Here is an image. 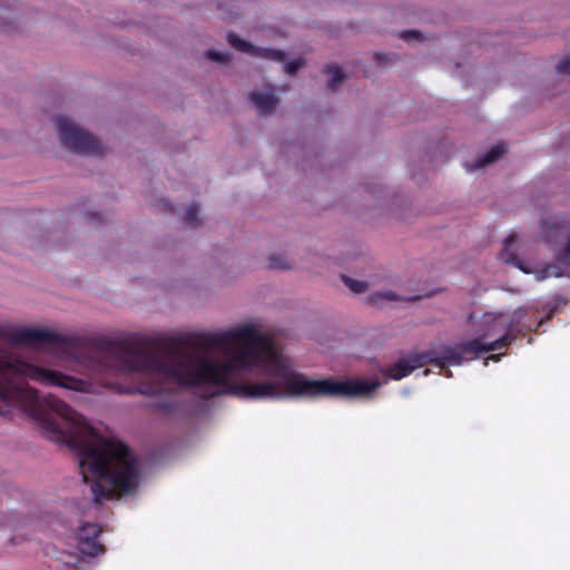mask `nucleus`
<instances>
[{
    "label": "nucleus",
    "mask_w": 570,
    "mask_h": 570,
    "mask_svg": "<svg viewBox=\"0 0 570 570\" xmlns=\"http://www.w3.org/2000/svg\"><path fill=\"white\" fill-rule=\"evenodd\" d=\"M504 151L505 147L503 145H494L485 154L478 156L472 164L466 163L465 168L469 171L481 169L498 160Z\"/></svg>",
    "instance_id": "nucleus-12"
},
{
    "label": "nucleus",
    "mask_w": 570,
    "mask_h": 570,
    "mask_svg": "<svg viewBox=\"0 0 570 570\" xmlns=\"http://www.w3.org/2000/svg\"><path fill=\"white\" fill-rule=\"evenodd\" d=\"M445 375H446L448 377H451V376H452L451 371H446V372H445Z\"/></svg>",
    "instance_id": "nucleus-27"
},
{
    "label": "nucleus",
    "mask_w": 570,
    "mask_h": 570,
    "mask_svg": "<svg viewBox=\"0 0 570 570\" xmlns=\"http://www.w3.org/2000/svg\"><path fill=\"white\" fill-rule=\"evenodd\" d=\"M559 218V216H547L541 222V234L547 244L557 243L569 234V227Z\"/></svg>",
    "instance_id": "nucleus-8"
},
{
    "label": "nucleus",
    "mask_w": 570,
    "mask_h": 570,
    "mask_svg": "<svg viewBox=\"0 0 570 570\" xmlns=\"http://www.w3.org/2000/svg\"><path fill=\"white\" fill-rule=\"evenodd\" d=\"M483 338L484 336H480L471 341L459 343L454 346L444 345L442 346L441 355H438L434 350L410 354L407 358H402L390 366L385 374L389 377L399 381L409 376L414 370L426 364H433L440 370H445L448 364L461 365L463 361L473 360L482 353L507 348L514 340V336L510 333H505L490 343L483 342Z\"/></svg>",
    "instance_id": "nucleus-3"
},
{
    "label": "nucleus",
    "mask_w": 570,
    "mask_h": 570,
    "mask_svg": "<svg viewBox=\"0 0 570 570\" xmlns=\"http://www.w3.org/2000/svg\"><path fill=\"white\" fill-rule=\"evenodd\" d=\"M432 294L433 293H429V294H426V296H431ZM422 297H425V295H416V296L404 297L403 298V297L396 295L392 291H382V292H376L372 296V301H373L374 304H379L382 301H390V302H393V301L416 302V301L421 299Z\"/></svg>",
    "instance_id": "nucleus-13"
},
{
    "label": "nucleus",
    "mask_w": 570,
    "mask_h": 570,
    "mask_svg": "<svg viewBox=\"0 0 570 570\" xmlns=\"http://www.w3.org/2000/svg\"><path fill=\"white\" fill-rule=\"evenodd\" d=\"M401 38L406 42L421 41L422 35L416 30H407L401 33Z\"/></svg>",
    "instance_id": "nucleus-20"
},
{
    "label": "nucleus",
    "mask_w": 570,
    "mask_h": 570,
    "mask_svg": "<svg viewBox=\"0 0 570 570\" xmlns=\"http://www.w3.org/2000/svg\"><path fill=\"white\" fill-rule=\"evenodd\" d=\"M350 259H352V258H351V257H344V258H343V263H346V262H348Z\"/></svg>",
    "instance_id": "nucleus-28"
},
{
    "label": "nucleus",
    "mask_w": 570,
    "mask_h": 570,
    "mask_svg": "<svg viewBox=\"0 0 570 570\" xmlns=\"http://www.w3.org/2000/svg\"><path fill=\"white\" fill-rule=\"evenodd\" d=\"M325 72L328 75L327 88L332 91L336 90L345 78L344 73L337 66H326Z\"/></svg>",
    "instance_id": "nucleus-14"
},
{
    "label": "nucleus",
    "mask_w": 570,
    "mask_h": 570,
    "mask_svg": "<svg viewBox=\"0 0 570 570\" xmlns=\"http://www.w3.org/2000/svg\"><path fill=\"white\" fill-rule=\"evenodd\" d=\"M101 527L97 523L85 522L76 531L77 549L87 557H97L105 552L104 544L99 541Z\"/></svg>",
    "instance_id": "nucleus-6"
},
{
    "label": "nucleus",
    "mask_w": 570,
    "mask_h": 570,
    "mask_svg": "<svg viewBox=\"0 0 570 570\" xmlns=\"http://www.w3.org/2000/svg\"><path fill=\"white\" fill-rule=\"evenodd\" d=\"M55 411L45 415L38 394V428L78 455L83 482H90L96 503L114 499L116 491L129 493L137 487V461L125 443L99 435L65 402H55Z\"/></svg>",
    "instance_id": "nucleus-2"
},
{
    "label": "nucleus",
    "mask_w": 570,
    "mask_h": 570,
    "mask_svg": "<svg viewBox=\"0 0 570 570\" xmlns=\"http://www.w3.org/2000/svg\"><path fill=\"white\" fill-rule=\"evenodd\" d=\"M200 205L198 203H191L187 209H186V213L185 214H189V215H193V214H198L200 212Z\"/></svg>",
    "instance_id": "nucleus-25"
},
{
    "label": "nucleus",
    "mask_w": 570,
    "mask_h": 570,
    "mask_svg": "<svg viewBox=\"0 0 570 570\" xmlns=\"http://www.w3.org/2000/svg\"><path fill=\"white\" fill-rule=\"evenodd\" d=\"M154 208L156 210H161L166 213H173L177 210L176 206L165 197L157 198L155 200Z\"/></svg>",
    "instance_id": "nucleus-17"
},
{
    "label": "nucleus",
    "mask_w": 570,
    "mask_h": 570,
    "mask_svg": "<svg viewBox=\"0 0 570 570\" xmlns=\"http://www.w3.org/2000/svg\"><path fill=\"white\" fill-rule=\"evenodd\" d=\"M342 281L355 294L364 293L367 289V283L364 281H356L345 275L342 276Z\"/></svg>",
    "instance_id": "nucleus-15"
},
{
    "label": "nucleus",
    "mask_w": 570,
    "mask_h": 570,
    "mask_svg": "<svg viewBox=\"0 0 570 570\" xmlns=\"http://www.w3.org/2000/svg\"><path fill=\"white\" fill-rule=\"evenodd\" d=\"M376 58H377V60H382L383 59V55H377Z\"/></svg>",
    "instance_id": "nucleus-29"
},
{
    "label": "nucleus",
    "mask_w": 570,
    "mask_h": 570,
    "mask_svg": "<svg viewBox=\"0 0 570 570\" xmlns=\"http://www.w3.org/2000/svg\"><path fill=\"white\" fill-rule=\"evenodd\" d=\"M490 358L499 361L500 360V355H492Z\"/></svg>",
    "instance_id": "nucleus-26"
},
{
    "label": "nucleus",
    "mask_w": 570,
    "mask_h": 570,
    "mask_svg": "<svg viewBox=\"0 0 570 570\" xmlns=\"http://www.w3.org/2000/svg\"><path fill=\"white\" fill-rule=\"evenodd\" d=\"M227 41L234 49L240 52L248 53L266 60H272L275 62H284V70L288 75L295 73L304 63L303 59H294L285 62L286 55L282 50L256 47L240 39L235 33H228Z\"/></svg>",
    "instance_id": "nucleus-5"
},
{
    "label": "nucleus",
    "mask_w": 570,
    "mask_h": 570,
    "mask_svg": "<svg viewBox=\"0 0 570 570\" xmlns=\"http://www.w3.org/2000/svg\"><path fill=\"white\" fill-rule=\"evenodd\" d=\"M155 406L165 413H171L175 411V404L173 402H159Z\"/></svg>",
    "instance_id": "nucleus-24"
},
{
    "label": "nucleus",
    "mask_w": 570,
    "mask_h": 570,
    "mask_svg": "<svg viewBox=\"0 0 570 570\" xmlns=\"http://www.w3.org/2000/svg\"><path fill=\"white\" fill-rule=\"evenodd\" d=\"M206 57L209 60H213V61H216V62H224V61H227L229 59L228 52L219 51V50H215V49L207 50L206 51Z\"/></svg>",
    "instance_id": "nucleus-19"
},
{
    "label": "nucleus",
    "mask_w": 570,
    "mask_h": 570,
    "mask_svg": "<svg viewBox=\"0 0 570 570\" xmlns=\"http://www.w3.org/2000/svg\"><path fill=\"white\" fill-rule=\"evenodd\" d=\"M557 70L561 75H570V56L558 63Z\"/></svg>",
    "instance_id": "nucleus-21"
},
{
    "label": "nucleus",
    "mask_w": 570,
    "mask_h": 570,
    "mask_svg": "<svg viewBox=\"0 0 570 570\" xmlns=\"http://www.w3.org/2000/svg\"><path fill=\"white\" fill-rule=\"evenodd\" d=\"M0 337L9 344L23 345L29 342L36 341L35 327H13L6 331H0Z\"/></svg>",
    "instance_id": "nucleus-11"
},
{
    "label": "nucleus",
    "mask_w": 570,
    "mask_h": 570,
    "mask_svg": "<svg viewBox=\"0 0 570 570\" xmlns=\"http://www.w3.org/2000/svg\"><path fill=\"white\" fill-rule=\"evenodd\" d=\"M199 224V216H184L183 225L188 228H195Z\"/></svg>",
    "instance_id": "nucleus-22"
},
{
    "label": "nucleus",
    "mask_w": 570,
    "mask_h": 570,
    "mask_svg": "<svg viewBox=\"0 0 570 570\" xmlns=\"http://www.w3.org/2000/svg\"><path fill=\"white\" fill-rule=\"evenodd\" d=\"M543 272L546 273L547 276H556V277L562 276V273L558 265H549L544 268Z\"/></svg>",
    "instance_id": "nucleus-23"
},
{
    "label": "nucleus",
    "mask_w": 570,
    "mask_h": 570,
    "mask_svg": "<svg viewBox=\"0 0 570 570\" xmlns=\"http://www.w3.org/2000/svg\"><path fill=\"white\" fill-rule=\"evenodd\" d=\"M249 100L261 115L272 112L278 104L272 87H267L265 90H254L249 94Z\"/></svg>",
    "instance_id": "nucleus-9"
},
{
    "label": "nucleus",
    "mask_w": 570,
    "mask_h": 570,
    "mask_svg": "<svg viewBox=\"0 0 570 570\" xmlns=\"http://www.w3.org/2000/svg\"><path fill=\"white\" fill-rule=\"evenodd\" d=\"M268 268L271 269H287L289 265L285 262L282 255H272L268 257Z\"/></svg>",
    "instance_id": "nucleus-18"
},
{
    "label": "nucleus",
    "mask_w": 570,
    "mask_h": 570,
    "mask_svg": "<svg viewBox=\"0 0 570 570\" xmlns=\"http://www.w3.org/2000/svg\"><path fill=\"white\" fill-rule=\"evenodd\" d=\"M186 343L204 351L214 347L228 348L233 344H238V347L234 354L219 362L205 356L178 357L183 341L177 337L155 341L107 340L62 335L38 326V352L42 345H50L72 357L82 358L99 373H140L157 380L121 392L155 395L165 390L166 383L176 382L185 387H204V399L220 394L263 399V382H233L238 371L258 368L263 375V333L254 326L244 325L224 332L195 334Z\"/></svg>",
    "instance_id": "nucleus-1"
},
{
    "label": "nucleus",
    "mask_w": 570,
    "mask_h": 570,
    "mask_svg": "<svg viewBox=\"0 0 570 570\" xmlns=\"http://www.w3.org/2000/svg\"><path fill=\"white\" fill-rule=\"evenodd\" d=\"M55 124L60 142L67 149L85 156L102 153L100 141L69 117L59 116L55 118Z\"/></svg>",
    "instance_id": "nucleus-4"
},
{
    "label": "nucleus",
    "mask_w": 570,
    "mask_h": 570,
    "mask_svg": "<svg viewBox=\"0 0 570 570\" xmlns=\"http://www.w3.org/2000/svg\"><path fill=\"white\" fill-rule=\"evenodd\" d=\"M38 383L66 387L73 391H83L86 383L60 372L38 366Z\"/></svg>",
    "instance_id": "nucleus-7"
},
{
    "label": "nucleus",
    "mask_w": 570,
    "mask_h": 570,
    "mask_svg": "<svg viewBox=\"0 0 570 570\" xmlns=\"http://www.w3.org/2000/svg\"><path fill=\"white\" fill-rule=\"evenodd\" d=\"M557 261L564 266H570V236L557 254Z\"/></svg>",
    "instance_id": "nucleus-16"
},
{
    "label": "nucleus",
    "mask_w": 570,
    "mask_h": 570,
    "mask_svg": "<svg viewBox=\"0 0 570 570\" xmlns=\"http://www.w3.org/2000/svg\"><path fill=\"white\" fill-rule=\"evenodd\" d=\"M517 240L518 235L515 233L508 235V237L504 239L503 248L499 254V258L503 263L511 264L528 274L530 273V269L525 266L523 261L518 257L517 249L514 248Z\"/></svg>",
    "instance_id": "nucleus-10"
}]
</instances>
